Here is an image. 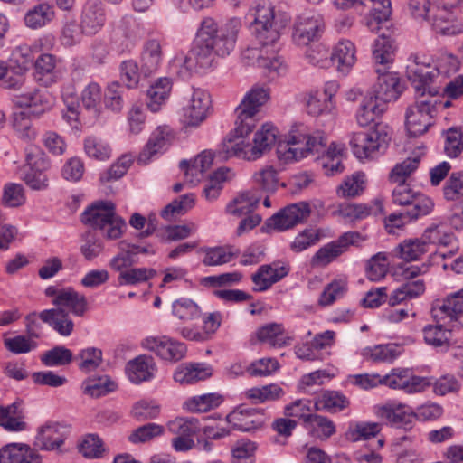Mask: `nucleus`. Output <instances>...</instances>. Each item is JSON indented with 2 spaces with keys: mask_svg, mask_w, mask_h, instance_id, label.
Here are the masks:
<instances>
[{
  "mask_svg": "<svg viewBox=\"0 0 463 463\" xmlns=\"http://www.w3.org/2000/svg\"><path fill=\"white\" fill-rule=\"evenodd\" d=\"M241 22L232 18L219 25L212 17H204L197 30L193 47L184 65L192 72H203L212 67L215 56L226 57L234 50Z\"/></svg>",
  "mask_w": 463,
  "mask_h": 463,
  "instance_id": "obj_1",
  "label": "nucleus"
},
{
  "mask_svg": "<svg viewBox=\"0 0 463 463\" xmlns=\"http://www.w3.org/2000/svg\"><path fill=\"white\" fill-rule=\"evenodd\" d=\"M326 138L321 132L307 135L299 128H293L286 140L279 141L277 156L279 161L288 164L307 157L309 154H324L322 159L340 158L342 147L332 143L326 150Z\"/></svg>",
  "mask_w": 463,
  "mask_h": 463,
  "instance_id": "obj_2",
  "label": "nucleus"
},
{
  "mask_svg": "<svg viewBox=\"0 0 463 463\" xmlns=\"http://www.w3.org/2000/svg\"><path fill=\"white\" fill-rule=\"evenodd\" d=\"M248 16L252 18L250 28L256 40L262 45L274 44L280 37L289 17L286 14H276L269 0H260L252 7Z\"/></svg>",
  "mask_w": 463,
  "mask_h": 463,
  "instance_id": "obj_3",
  "label": "nucleus"
},
{
  "mask_svg": "<svg viewBox=\"0 0 463 463\" xmlns=\"http://www.w3.org/2000/svg\"><path fill=\"white\" fill-rule=\"evenodd\" d=\"M277 134L278 130L275 127L264 124L255 133L253 144L250 145L246 144L242 139L236 141L243 137H235L231 132L223 143L222 152L226 158L236 156L248 161H254L271 149L277 142Z\"/></svg>",
  "mask_w": 463,
  "mask_h": 463,
  "instance_id": "obj_4",
  "label": "nucleus"
},
{
  "mask_svg": "<svg viewBox=\"0 0 463 463\" xmlns=\"http://www.w3.org/2000/svg\"><path fill=\"white\" fill-rule=\"evenodd\" d=\"M81 222L94 230L102 232L108 240L121 237L127 227L125 220L116 214V206L111 201H97L80 215Z\"/></svg>",
  "mask_w": 463,
  "mask_h": 463,
  "instance_id": "obj_5",
  "label": "nucleus"
},
{
  "mask_svg": "<svg viewBox=\"0 0 463 463\" xmlns=\"http://www.w3.org/2000/svg\"><path fill=\"white\" fill-rule=\"evenodd\" d=\"M269 99V93L267 89L254 87L248 91L235 109L236 127L232 131V135L238 137L250 134L255 128L257 113Z\"/></svg>",
  "mask_w": 463,
  "mask_h": 463,
  "instance_id": "obj_6",
  "label": "nucleus"
},
{
  "mask_svg": "<svg viewBox=\"0 0 463 463\" xmlns=\"http://www.w3.org/2000/svg\"><path fill=\"white\" fill-rule=\"evenodd\" d=\"M437 101L431 97L416 95V100L410 105L405 113V126L411 137H418L426 133L433 124L437 114Z\"/></svg>",
  "mask_w": 463,
  "mask_h": 463,
  "instance_id": "obj_7",
  "label": "nucleus"
},
{
  "mask_svg": "<svg viewBox=\"0 0 463 463\" xmlns=\"http://www.w3.org/2000/svg\"><path fill=\"white\" fill-rule=\"evenodd\" d=\"M431 315L439 326L448 330H458L463 326V290L434 301Z\"/></svg>",
  "mask_w": 463,
  "mask_h": 463,
  "instance_id": "obj_8",
  "label": "nucleus"
},
{
  "mask_svg": "<svg viewBox=\"0 0 463 463\" xmlns=\"http://www.w3.org/2000/svg\"><path fill=\"white\" fill-rule=\"evenodd\" d=\"M390 141L387 127L379 123L369 131L354 133L350 140L354 155L359 158L373 157L376 153L383 152Z\"/></svg>",
  "mask_w": 463,
  "mask_h": 463,
  "instance_id": "obj_9",
  "label": "nucleus"
},
{
  "mask_svg": "<svg viewBox=\"0 0 463 463\" xmlns=\"http://www.w3.org/2000/svg\"><path fill=\"white\" fill-rule=\"evenodd\" d=\"M439 75V69L430 63L422 62L419 56H414L406 67L407 79L415 89L416 95L436 97L439 92V88L433 86V83Z\"/></svg>",
  "mask_w": 463,
  "mask_h": 463,
  "instance_id": "obj_10",
  "label": "nucleus"
},
{
  "mask_svg": "<svg viewBox=\"0 0 463 463\" xmlns=\"http://www.w3.org/2000/svg\"><path fill=\"white\" fill-rule=\"evenodd\" d=\"M381 381L389 388L402 390L409 394L421 392L432 384L430 378L415 375L409 368H393Z\"/></svg>",
  "mask_w": 463,
  "mask_h": 463,
  "instance_id": "obj_11",
  "label": "nucleus"
},
{
  "mask_svg": "<svg viewBox=\"0 0 463 463\" xmlns=\"http://www.w3.org/2000/svg\"><path fill=\"white\" fill-rule=\"evenodd\" d=\"M141 345L143 348L155 353L161 359L170 362L182 360L187 352L184 343L166 335L148 336L142 341Z\"/></svg>",
  "mask_w": 463,
  "mask_h": 463,
  "instance_id": "obj_12",
  "label": "nucleus"
},
{
  "mask_svg": "<svg viewBox=\"0 0 463 463\" xmlns=\"http://www.w3.org/2000/svg\"><path fill=\"white\" fill-rule=\"evenodd\" d=\"M375 71L378 74L377 83L368 95H373L374 100L386 107V103L399 98L403 90V85L396 72L388 71L386 68H376Z\"/></svg>",
  "mask_w": 463,
  "mask_h": 463,
  "instance_id": "obj_13",
  "label": "nucleus"
},
{
  "mask_svg": "<svg viewBox=\"0 0 463 463\" xmlns=\"http://www.w3.org/2000/svg\"><path fill=\"white\" fill-rule=\"evenodd\" d=\"M323 30L324 20L320 14H303L294 24L292 38L298 45H308L318 40Z\"/></svg>",
  "mask_w": 463,
  "mask_h": 463,
  "instance_id": "obj_14",
  "label": "nucleus"
},
{
  "mask_svg": "<svg viewBox=\"0 0 463 463\" xmlns=\"http://www.w3.org/2000/svg\"><path fill=\"white\" fill-rule=\"evenodd\" d=\"M310 206L299 202L286 206L268 220L267 225L283 232L303 222L310 215Z\"/></svg>",
  "mask_w": 463,
  "mask_h": 463,
  "instance_id": "obj_15",
  "label": "nucleus"
},
{
  "mask_svg": "<svg viewBox=\"0 0 463 463\" xmlns=\"http://www.w3.org/2000/svg\"><path fill=\"white\" fill-rule=\"evenodd\" d=\"M13 101L18 107L31 109L30 113L32 115L40 117L52 108L54 98L46 90L32 88L30 90L24 89V91L15 94Z\"/></svg>",
  "mask_w": 463,
  "mask_h": 463,
  "instance_id": "obj_16",
  "label": "nucleus"
},
{
  "mask_svg": "<svg viewBox=\"0 0 463 463\" xmlns=\"http://www.w3.org/2000/svg\"><path fill=\"white\" fill-rule=\"evenodd\" d=\"M226 421L233 430L250 431L264 425L266 415L262 409L239 406L226 416Z\"/></svg>",
  "mask_w": 463,
  "mask_h": 463,
  "instance_id": "obj_17",
  "label": "nucleus"
},
{
  "mask_svg": "<svg viewBox=\"0 0 463 463\" xmlns=\"http://www.w3.org/2000/svg\"><path fill=\"white\" fill-rule=\"evenodd\" d=\"M210 94L202 90H194L189 104L184 108V122L187 126L198 127L211 112Z\"/></svg>",
  "mask_w": 463,
  "mask_h": 463,
  "instance_id": "obj_18",
  "label": "nucleus"
},
{
  "mask_svg": "<svg viewBox=\"0 0 463 463\" xmlns=\"http://www.w3.org/2000/svg\"><path fill=\"white\" fill-rule=\"evenodd\" d=\"M289 269V266L281 261L261 265L251 275V280L254 283L253 290L257 292L268 290L272 285L285 278L288 274Z\"/></svg>",
  "mask_w": 463,
  "mask_h": 463,
  "instance_id": "obj_19",
  "label": "nucleus"
},
{
  "mask_svg": "<svg viewBox=\"0 0 463 463\" xmlns=\"http://www.w3.org/2000/svg\"><path fill=\"white\" fill-rule=\"evenodd\" d=\"M66 428L59 422L48 421L39 428L35 446L41 450H60L67 439Z\"/></svg>",
  "mask_w": 463,
  "mask_h": 463,
  "instance_id": "obj_20",
  "label": "nucleus"
},
{
  "mask_svg": "<svg viewBox=\"0 0 463 463\" xmlns=\"http://www.w3.org/2000/svg\"><path fill=\"white\" fill-rule=\"evenodd\" d=\"M172 138L173 135L168 128H157L152 132L146 146L139 153L137 163L139 165H147L155 156L162 154L167 149Z\"/></svg>",
  "mask_w": 463,
  "mask_h": 463,
  "instance_id": "obj_21",
  "label": "nucleus"
},
{
  "mask_svg": "<svg viewBox=\"0 0 463 463\" xmlns=\"http://www.w3.org/2000/svg\"><path fill=\"white\" fill-rule=\"evenodd\" d=\"M106 23V11L99 2H87L81 11L80 26L85 35L91 36L99 33Z\"/></svg>",
  "mask_w": 463,
  "mask_h": 463,
  "instance_id": "obj_22",
  "label": "nucleus"
},
{
  "mask_svg": "<svg viewBox=\"0 0 463 463\" xmlns=\"http://www.w3.org/2000/svg\"><path fill=\"white\" fill-rule=\"evenodd\" d=\"M125 371L130 382L138 384L154 378L156 364L152 356L140 354L127 363Z\"/></svg>",
  "mask_w": 463,
  "mask_h": 463,
  "instance_id": "obj_23",
  "label": "nucleus"
},
{
  "mask_svg": "<svg viewBox=\"0 0 463 463\" xmlns=\"http://www.w3.org/2000/svg\"><path fill=\"white\" fill-rule=\"evenodd\" d=\"M0 463H41V456L26 444L12 443L0 449Z\"/></svg>",
  "mask_w": 463,
  "mask_h": 463,
  "instance_id": "obj_24",
  "label": "nucleus"
},
{
  "mask_svg": "<svg viewBox=\"0 0 463 463\" xmlns=\"http://www.w3.org/2000/svg\"><path fill=\"white\" fill-rule=\"evenodd\" d=\"M27 164L30 166L24 175V182L32 189L41 190L47 187V176L43 171L49 166L43 155L28 153L26 156Z\"/></svg>",
  "mask_w": 463,
  "mask_h": 463,
  "instance_id": "obj_25",
  "label": "nucleus"
},
{
  "mask_svg": "<svg viewBox=\"0 0 463 463\" xmlns=\"http://www.w3.org/2000/svg\"><path fill=\"white\" fill-rule=\"evenodd\" d=\"M55 17L53 6L48 2H39L27 9L24 15V24L31 30H40L47 26Z\"/></svg>",
  "mask_w": 463,
  "mask_h": 463,
  "instance_id": "obj_26",
  "label": "nucleus"
},
{
  "mask_svg": "<svg viewBox=\"0 0 463 463\" xmlns=\"http://www.w3.org/2000/svg\"><path fill=\"white\" fill-rule=\"evenodd\" d=\"M429 21L432 29L442 35H456L463 31L462 24L446 6L439 8Z\"/></svg>",
  "mask_w": 463,
  "mask_h": 463,
  "instance_id": "obj_27",
  "label": "nucleus"
},
{
  "mask_svg": "<svg viewBox=\"0 0 463 463\" xmlns=\"http://www.w3.org/2000/svg\"><path fill=\"white\" fill-rule=\"evenodd\" d=\"M38 317L62 336H69L73 331L74 323L63 308L45 309Z\"/></svg>",
  "mask_w": 463,
  "mask_h": 463,
  "instance_id": "obj_28",
  "label": "nucleus"
},
{
  "mask_svg": "<svg viewBox=\"0 0 463 463\" xmlns=\"http://www.w3.org/2000/svg\"><path fill=\"white\" fill-rule=\"evenodd\" d=\"M162 59L163 52L160 42L156 39H150L145 42L140 56L141 72L143 75L148 77L155 73L158 70Z\"/></svg>",
  "mask_w": 463,
  "mask_h": 463,
  "instance_id": "obj_29",
  "label": "nucleus"
},
{
  "mask_svg": "<svg viewBox=\"0 0 463 463\" xmlns=\"http://www.w3.org/2000/svg\"><path fill=\"white\" fill-rule=\"evenodd\" d=\"M56 308L68 309L77 317H83L88 309V302L84 295L75 291L72 288H62L57 298L52 299Z\"/></svg>",
  "mask_w": 463,
  "mask_h": 463,
  "instance_id": "obj_30",
  "label": "nucleus"
},
{
  "mask_svg": "<svg viewBox=\"0 0 463 463\" xmlns=\"http://www.w3.org/2000/svg\"><path fill=\"white\" fill-rule=\"evenodd\" d=\"M355 52L354 44L351 41L342 40L333 48L330 59L337 71L345 74L355 63Z\"/></svg>",
  "mask_w": 463,
  "mask_h": 463,
  "instance_id": "obj_31",
  "label": "nucleus"
},
{
  "mask_svg": "<svg viewBox=\"0 0 463 463\" xmlns=\"http://www.w3.org/2000/svg\"><path fill=\"white\" fill-rule=\"evenodd\" d=\"M212 375V368L205 364H190L179 366L174 373V380L182 384H194Z\"/></svg>",
  "mask_w": 463,
  "mask_h": 463,
  "instance_id": "obj_32",
  "label": "nucleus"
},
{
  "mask_svg": "<svg viewBox=\"0 0 463 463\" xmlns=\"http://www.w3.org/2000/svg\"><path fill=\"white\" fill-rule=\"evenodd\" d=\"M397 186L392 191V202L397 205L408 207L405 211L415 212L416 205H420V202L423 199L433 203L432 200L423 194L414 192L409 184L405 183H397Z\"/></svg>",
  "mask_w": 463,
  "mask_h": 463,
  "instance_id": "obj_33",
  "label": "nucleus"
},
{
  "mask_svg": "<svg viewBox=\"0 0 463 463\" xmlns=\"http://www.w3.org/2000/svg\"><path fill=\"white\" fill-rule=\"evenodd\" d=\"M433 206V203H430L428 200L423 199V202H420V205H416L417 210L415 212L403 210L391 213L385 220L386 226L401 228L413 220H417L420 217L429 214L432 211Z\"/></svg>",
  "mask_w": 463,
  "mask_h": 463,
  "instance_id": "obj_34",
  "label": "nucleus"
},
{
  "mask_svg": "<svg viewBox=\"0 0 463 463\" xmlns=\"http://www.w3.org/2000/svg\"><path fill=\"white\" fill-rule=\"evenodd\" d=\"M364 5L370 7V15L366 18L365 25L371 32L379 30V24L386 22L392 14L390 0H365Z\"/></svg>",
  "mask_w": 463,
  "mask_h": 463,
  "instance_id": "obj_35",
  "label": "nucleus"
},
{
  "mask_svg": "<svg viewBox=\"0 0 463 463\" xmlns=\"http://www.w3.org/2000/svg\"><path fill=\"white\" fill-rule=\"evenodd\" d=\"M402 349L398 345L386 344L367 346L361 352V355L373 363H392L401 355Z\"/></svg>",
  "mask_w": 463,
  "mask_h": 463,
  "instance_id": "obj_36",
  "label": "nucleus"
},
{
  "mask_svg": "<svg viewBox=\"0 0 463 463\" xmlns=\"http://www.w3.org/2000/svg\"><path fill=\"white\" fill-rule=\"evenodd\" d=\"M172 82L168 78H160L146 91V105L152 112L160 110L161 106L168 99Z\"/></svg>",
  "mask_w": 463,
  "mask_h": 463,
  "instance_id": "obj_37",
  "label": "nucleus"
},
{
  "mask_svg": "<svg viewBox=\"0 0 463 463\" xmlns=\"http://www.w3.org/2000/svg\"><path fill=\"white\" fill-rule=\"evenodd\" d=\"M386 107L373 99V95H366L356 113V119L360 126L366 127L375 122L385 111Z\"/></svg>",
  "mask_w": 463,
  "mask_h": 463,
  "instance_id": "obj_38",
  "label": "nucleus"
},
{
  "mask_svg": "<svg viewBox=\"0 0 463 463\" xmlns=\"http://www.w3.org/2000/svg\"><path fill=\"white\" fill-rule=\"evenodd\" d=\"M382 417L386 419L391 426L405 430H411L415 422L413 412L408 411L402 405L383 407Z\"/></svg>",
  "mask_w": 463,
  "mask_h": 463,
  "instance_id": "obj_39",
  "label": "nucleus"
},
{
  "mask_svg": "<svg viewBox=\"0 0 463 463\" xmlns=\"http://www.w3.org/2000/svg\"><path fill=\"white\" fill-rule=\"evenodd\" d=\"M340 213L345 218L359 220L367 217L370 214L383 213V203L382 199H375L372 205L367 204H345L340 208Z\"/></svg>",
  "mask_w": 463,
  "mask_h": 463,
  "instance_id": "obj_40",
  "label": "nucleus"
},
{
  "mask_svg": "<svg viewBox=\"0 0 463 463\" xmlns=\"http://www.w3.org/2000/svg\"><path fill=\"white\" fill-rule=\"evenodd\" d=\"M232 171L228 167H220L207 179L203 194L207 201H214L221 194L223 184L230 179Z\"/></svg>",
  "mask_w": 463,
  "mask_h": 463,
  "instance_id": "obj_41",
  "label": "nucleus"
},
{
  "mask_svg": "<svg viewBox=\"0 0 463 463\" xmlns=\"http://www.w3.org/2000/svg\"><path fill=\"white\" fill-rule=\"evenodd\" d=\"M259 203L260 197L253 192H243L227 204L226 212L236 216L248 215L253 213Z\"/></svg>",
  "mask_w": 463,
  "mask_h": 463,
  "instance_id": "obj_42",
  "label": "nucleus"
},
{
  "mask_svg": "<svg viewBox=\"0 0 463 463\" xmlns=\"http://www.w3.org/2000/svg\"><path fill=\"white\" fill-rule=\"evenodd\" d=\"M350 402L346 396L337 391H325L315 403L316 410L338 412L347 408Z\"/></svg>",
  "mask_w": 463,
  "mask_h": 463,
  "instance_id": "obj_43",
  "label": "nucleus"
},
{
  "mask_svg": "<svg viewBox=\"0 0 463 463\" xmlns=\"http://www.w3.org/2000/svg\"><path fill=\"white\" fill-rule=\"evenodd\" d=\"M395 44L391 37L382 34L374 40L373 46V57L376 64L381 68H386V65L392 61V56L395 52Z\"/></svg>",
  "mask_w": 463,
  "mask_h": 463,
  "instance_id": "obj_44",
  "label": "nucleus"
},
{
  "mask_svg": "<svg viewBox=\"0 0 463 463\" xmlns=\"http://www.w3.org/2000/svg\"><path fill=\"white\" fill-rule=\"evenodd\" d=\"M239 253V250L231 245L206 248L202 262L205 266H219L229 263Z\"/></svg>",
  "mask_w": 463,
  "mask_h": 463,
  "instance_id": "obj_45",
  "label": "nucleus"
},
{
  "mask_svg": "<svg viewBox=\"0 0 463 463\" xmlns=\"http://www.w3.org/2000/svg\"><path fill=\"white\" fill-rule=\"evenodd\" d=\"M128 89L129 88L118 81L109 83L104 93L105 107L114 112L121 111L124 107Z\"/></svg>",
  "mask_w": 463,
  "mask_h": 463,
  "instance_id": "obj_46",
  "label": "nucleus"
},
{
  "mask_svg": "<svg viewBox=\"0 0 463 463\" xmlns=\"http://www.w3.org/2000/svg\"><path fill=\"white\" fill-rule=\"evenodd\" d=\"M283 394V389L276 383L253 387L245 392L246 397L256 404L279 400Z\"/></svg>",
  "mask_w": 463,
  "mask_h": 463,
  "instance_id": "obj_47",
  "label": "nucleus"
},
{
  "mask_svg": "<svg viewBox=\"0 0 463 463\" xmlns=\"http://www.w3.org/2000/svg\"><path fill=\"white\" fill-rule=\"evenodd\" d=\"M117 384L108 375L90 378L83 383V392L93 398L104 396L115 391Z\"/></svg>",
  "mask_w": 463,
  "mask_h": 463,
  "instance_id": "obj_48",
  "label": "nucleus"
},
{
  "mask_svg": "<svg viewBox=\"0 0 463 463\" xmlns=\"http://www.w3.org/2000/svg\"><path fill=\"white\" fill-rule=\"evenodd\" d=\"M381 430L380 423L360 421L351 424L345 435L351 441L366 440L378 435Z\"/></svg>",
  "mask_w": 463,
  "mask_h": 463,
  "instance_id": "obj_49",
  "label": "nucleus"
},
{
  "mask_svg": "<svg viewBox=\"0 0 463 463\" xmlns=\"http://www.w3.org/2000/svg\"><path fill=\"white\" fill-rule=\"evenodd\" d=\"M194 205V194H186L181 195L178 199L174 200L168 203L162 211L161 217L167 221L176 215H184Z\"/></svg>",
  "mask_w": 463,
  "mask_h": 463,
  "instance_id": "obj_50",
  "label": "nucleus"
},
{
  "mask_svg": "<svg viewBox=\"0 0 463 463\" xmlns=\"http://www.w3.org/2000/svg\"><path fill=\"white\" fill-rule=\"evenodd\" d=\"M194 205V194H186L181 195L178 199L174 200L168 203L162 211L161 217L167 221L176 215H184Z\"/></svg>",
  "mask_w": 463,
  "mask_h": 463,
  "instance_id": "obj_51",
  "label": "nucleus"
},
{
  "mask_svg": "<svg viewBox=\"0 0 463 463\" xmlns=\"http://www.w3.org/2000/svg\"><path fill=\"white\" fill-rule=\"evenodd\" d=\"M223 402L222 395L217 393H206L189 399L185 402L188 411L192 412H206L217 408Z\"/></svg>",
  "mask_w": 463,
  "mask_h": 463,
  "instance_id": "obj_52",
  "label": "nucleus"
},
{
  "mask_svg": "<svg viewBox=\"0 0 463 463\" xmlns=\"http://www.w3.org/2000/svg\"><path fill=\"white\" fill-rule=\"evenodd\" d=\"M451 332L453 331L439 326V324L436 323L435 326L429 325L423 328V336L426 344L430 345L448 348Z\"/></svg>",
  "mask_w": 463,
  "mask_h": 463,
  "instance_id": "obj_53",
  "label": "nucleus"
},
{
  "mask_svg": "<svg viewBox=\"0 0 463 463\" xmlns=\"http://www.w3.org/2000/svg\"><path fill=\"white\" fill-rule=\"evenodd\" d=\"M167 428L177 437H193L200 431L199 420L194 417L176 418L168 422Z\"/></svg>",
  "mask_w": 463,
  "mask_h": 463,
  "instance_id": "obj_54",
  "label": "nucleus"
},
{
  "mask_svg": "<svg viewBox=\"0 0 463 463\" xmlns=\"http://www.w3.org/2000/svg\"><path fill=\"white\" fill-rule=\"evenodd\" d=\"M345 251L337 240L331 241L320 248L312 257V266L325 267L335 260Z\"/></svg>",
  "mask_w": 463,
  "mask_h": 463,
  "instance_id": "obj_55",
  "label": "nucleus"
},
{
  "mask_svg": "<svg viewBox=\"0 0 463 463\" xmlns=\"http://www.w3.org/2000/svg\"><path fill=\"white\" fill-rule=\"evenodd\" d=\"M56 59L52 54L44 53L41 54L35 61V70L38 74L46 79L40 78L45 84H51L56 82L58 79V73L55 71Z\"/></svg>",
  "mask_w": 463,
  "mask_h": 463,
  "instance_id": "obj_56",
  "label": "nucleus"
},
{
  "mask_svg": "<svg viewBox=\"0 0 463 463\" xmlns=\"http://www.w3.org/2000/svg\"><path fill=\"white\" fill-rule=\"evenodd\" d=\"M156 270L147 268H132L121 271L118 282L123 285H137L147 281L156 275Z\"/></svg>",
  "mask_w": 463,
  "mask_h": 463,
  "instance_id": "obj_57",
  "label": "nucleus"
},
{
  "mask_svg": "<svg viewBox=\"0 0 463 463\" xmlns=\"http://www.w3.org/2000/svg\"><path fill=\"white\" fill-rule=\"evenodd\" d=\"M73 359L72 352L62 345H57L46 351L41 361L46 366H62L69 364Z\"/></svg>",
  "mask_w": 463,
  "mask_h": 463,
  "instance_id": "obj_58",
  "label": "nucleus"
},
{
  "mask_svg": "<svg viewBox=\"0 0 463 463\" xmlns=\"http://www.w3.org/2000/svg\"><path fill=\"white\" fill-rule=\"evenodd\" d=\"M312 434L320 439H327L335 433V423L327 417L315 414L307 426Z\"/></svg>",
  "mask_w": 463,
  "mask_h": 463,
  "instance_id": "obj_59",
  "label": "nucleus"
},
{
  "mask_svg": "<svg viewBox=\"0 0 463 463\" xmlns=\"http://www.w3.org/2000/svg\"><path fill=\"white\" fill-rule=\"evenodd\" d=\"M398 248L401 258L406 261L416 260L428 251L426 241L420 239L406 240Z\"/></svg>",
  "mask_w": 463,
  "mask_h": 463,
  "instance_id": "obj_60",
  "label": "nucleus"
},
{
  "mask_svg": "<svg viewBox=\"0 0 463 463\" xmlns=\"http://www.w3.org/2000/svg\"><path fill=\"white\" fill-rule=\"evenodd\" d=\"M445 137L444 152L451 158L458 156L463 151L462 132L458 128H449L443 132Z\"/></svg>",
  "mask_w": 463,
  "mask_h": 463,
  "instance_id": "obj_61",
  "label": "nucleus"
},
{
  "mask_svg": "<svg viewBox=\"0 0 463 463\" xmlns=\"http://www.w3.org/2000/svg\"><path fill=\"white\" fill-rule=\"evenodd\" d=\"M78 358L80 360L79 369L84 373H90L101 364L102 351L96 347H88L80 350Z\"/></svg>",
  "mask_w": 463,
  "mask_h": 463,
  "instance_id": "obj_62",
  "label": "nucleus"
},
{
  "mask_svg": "<svg viewBox=\"0 0 463 463\" xmlns=\"http://www.w3.org/2000/svg\"><path fill=\"white\" fill-rule=\"evenodd\" d=\"M335 108L333 100H328L325 94H319L317 91L309 94L307 100V110L309 115L319 116L327 114Z\"/></svg>",
  "mask_w": 463,
  "mask_h": 463,
  "instance_id": "obj_63",
  "label": "nucleus"
},
{
  "mask_svg": "<svg viewBox=\"0 0 463 463\" xmlns=\"http://www.w3.org/2000/svg\"><path fill=\"white\" fill-rule=\"evenodd\" d=\"M284 332V327L279 323H269L262 326L257 331V337L260 342L268 343L269 345L282 346L285 342H282L279 336Z\"/></svg>",
  "mask_w": 463,
  "mask_h": 463,
  "instance_id": "obj_64",
  "label": "nucleus"
}]
</instances>
